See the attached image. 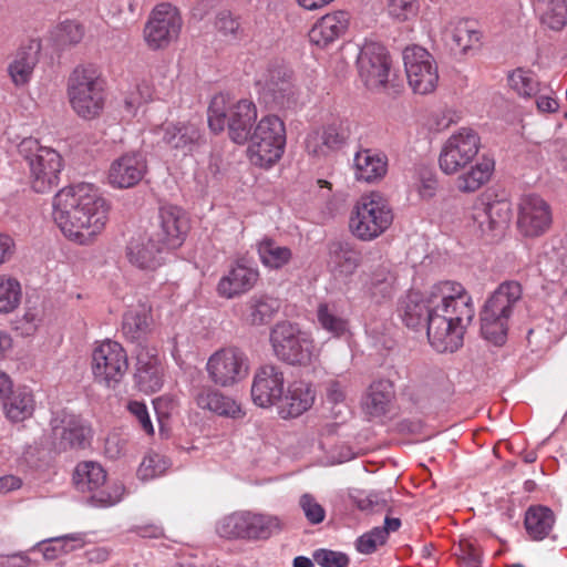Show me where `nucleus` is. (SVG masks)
<instances>
[{
  "instance_id": "1",
  "label": "nucleus",
  "mask_w": 567,
  "mask_h": 567,
  "mask_svg": "<svg viewBox=\"0 0 567 567\" xmlns=\"http://www.w3.org/2000/svg\"><path fill=\"white\" fill-rule=\"evenodd\" d=\"M475 316L472 296L452 280L435 284L426 298L416 291L401 303V317L413 329L427 323V339L437 352H454L463 346L464 333Z\"/></svg>"
},
{
  "instance_id": "2",
  "label": "nucleus",
  "mask_w": 567,
  "mask_h": 567,
  "mask_svg": "<svg viewBox=\"0 0 567 567\" xmlns=\"http://www.w3.org/2000/svg\"><path fill=\"white\" fill-rule=\"evenodd\" d=\"M110 214L99 189L81 183L60 189L53 198L52 218L64 238L79 246H91L105 230Z\"/></svg>"
},
{
  "instance_id": "3",
  "label": "nucleus",
  "mask_w": 567,
  "mask_h": 567,
  "mask_svg": "<svg viewBox=\"0 0 567 567\" xmlns=\"http://www.w3.org/2000/svg\"><path fill=\"white\" fill-rule=\"evenodd\" d=\"M481 136L471 127H461L443 143L439 166L446 175L458 174L455 185L461 193H474L487 184L495 162L487 155L478 156Z\"/></svg>"
},
{
  "instance_id": "4",
  "label": "nucleus",
  "mask_w": 567,
  "mask_h": 567,
  "mask_svg": "<svg viewBox=\"0 0 567 567\" xmlns=\"http://www.w3.org/2000/svg\"><path fill=\"white\" fill-rule=\"evenodd\" d=\"M66 96L79 117H99L106 103V84L101 71L92 64L76 66L68 79Z\"/></svg>"
},
{
  "instance_id": "5",
  "label": "nucleus",
  "mask_w": 567,
  "mask_h": 567,
  "mask_svg": "<svg viewBox=\"0 0 567 567\" xmlns=\"http://www.w3.org/2000/svg\"><path fill=\"white\" fill-rule=\"evenodd\" d=\"M269 343L275 358L289 365L308 367L320 358L311 333L290 321H279L270 329Z\"/></svg>"
},
{
  "instance_id": "6",
  "label": "nucleus",
  "mask_w": 567,
  "mask_h": 567,
  "mask_svg": "<svg viewBox=\"0 0 567 567\" xmlns=\"http://www.w3.org/2000/svg\"><path fill=\"white\" fill-rule=\"evenodd\" d=\"M257 120V107L249 99L230 101L220 93L216 94L208 107V125L214 133H220L227 121L230 140L239 145L248 142L252 124Z\"/></svg>"
},
{
  "instance_id": "7",
  "label": "nucleus",
  "mask_w": 567,
  "mask_h": 567,
  "mask_svg": "<svg viewBox=\"0 0 567 567\" xmlns=\"http://www.w3.org/2000/svg\"><path fill=\"white\" fill-rule=\"evenodd\" d=\"M18 152L28 164L29 183L35 193H49L59 184L63 158L58 151L41 145L37 138L25 137L19 143Z\"/></svg>"
},
{
  "instance_id": "8",
  "label": "nucleus",
  "mask_w": 567,
  "mask_h": 567,
  "mask_svg": "<svg viewBox=\"0 0 567 567\" xmlns=\"http://www.w3.org/2000/svg\"><path fill=\"white\" fill-rule=\"evenodd\" d=\"M393 210L379 193L361 196L353 205L349 217L350 233L362 241H371L383 235L392 225Z\"/></svg>"
},
{
  "instance_id": "9",
  "label": "nucleus",
  "mask_w": 567,
  "mask_h": 567,
  "mask_svg": "<svg viewBox=\"0 0 567 567\" xmlns=\"http://www.w3.org/2000/svg\"><path fill=\"white\" fill-rule=\"evenodd\" d=\"M247 157L260 168L268 169L277 164L286 146V126L277 115L262 116L250 132Z\"/></svg>"
},
{
  "instance_id": "10",
  "label": "nucleus",
  "mask_w": 567,
  "mask_h": 567,
  "mask_svg": "<svg viewBox=\"0 0 567 567\" xmlns=\"http://www.w3.org/2000/svg\"><path fill=\"white\" fill-rule=\"evenodd\" d=\"M284 520L277 515L240 511L223 517L216 525L220 537L228 539L266 540L284 529Z\"/></svg>"
},
{
  "instance_id": "11",
  "label": "nucleus",
  "mask_w": 567,
  "mask_h": 567,
  "mask_svg": "<svg viewBox=\"0 0 567 567\" xmlns=\"http://www.w3.org/2000/svg\"><path fill=\"white\" fill-rule=\"evenodd\" d=\"M128 358L121 343L104 340L97 343L91 354V372L94 381L114 389L128 371Z\"/></svg>"
},
{
  "instance_id": "12",
  "label": "nucleus",
  "mask_w": 567,
  "mask_h": 567,
  "mask_svg": "<svg viewBox=\"0 0 567 567\" xmlns=\"http://www.w3.org/2000/svg\"><path fill=\"white\" fill-rule=\"evenodd\" d=\"M73 482L80 492L90 493L91 499L100 506L115 505L125 492L121 483H106V472L99 463L92 461L76 465Z\"/></svg>"
},
{
  "instance_id": "13",
  "label": "nucleus",
  "mask_w": 567,
  "mask_h": 567,
  "mask_svg": "<svg viewBox=\"0 0 567 567\" xmlns=\"http://www.w3.org/2000/svg\"><path fill=\"white\" fill-rule=\"evenodd\" d=\"M182 27L183 19L178 9L167 2L159 3L152 10L144 25L143 39L150 50H164L177 41Z\"/></svg>"
},
{
  "instance_id": "14",
  "label": "nucleus",
  "mask_w": 567,
  "mask_h": 567,
  "mask_svg": "<svg viewBox=\"0 0 567 567\" xmlns=\"http://www.w3.org/2000/svg\"><path fill=\"white\" fill-rule=\"evenodd\" d=\"M249 368L245 351L237 347H224L208 358L205 369L215 385L230 388L248 377Z\"/></svg>"
},
{
  "instance_id": "15",
  "label": "nucleus",
  "mask_w": 567,
  "mask_h": 567,
  "mask_svg": "<svg viewBox=\"0 0 567 567\" xmlns=\"http://www.w3.org/2000/svg\"><path fill=\"white\" fill-rule=\"evenodd\" d=\"M403 61L409 86L416 94L433 93L439 83V70L433 55L420 45L406 47Z\"/></svg>"
},
{
  "instance_id": "16",
  "label": "nucleus",
  "mask_w": 567,
  "mask_h": 567,
  "mask_svg": "<svg viewBox=\"0 0 567 567\" xmlns=\"http://www.w3.org/2000/svg\"><path fill=\"white\" fill-rule=\"evenodd\" d=\"M550 204L536 194L523 195L517 203L516 229L523 238L535 239L551 228Z\"/></svg>"
},
{
  "instance_id": "17",
  "label": "nucleus",
  "mask_w": 567,
  "mask_h": 567,
  "mask_svg": "<svg viewBox=\"0 0 567 567\" xmlns=\"http://www.w3.org/2000/svg\"><path fill=\"white\" fill-rule=\"evenodd\" d=\"M359 78L370 91L386 87L392 66L391 56L384 45L378 42H365L357 60Z\"/></svg>"
},
{
  "instance_id": "18",
  "label": "nucleus",
  "mask_w": 567,
  "mask_h": 567,
  "mask_svg": "<svg viewBox=\"0 0 567 567\" xmlns=\"http://www.w3.org/2000/svg\"><path fill=\"white\" fill-rule=\"evenodd\" d=\"M147 169L146 156L142 152L130 151L112 161L107 169V182L113 188H131L140 184Z\"/></svg>"
},
{
  "instance_id": "19",
  "label": "nucleus",
  "mask_w": 567,
  "mask_h": 567,
  "mask_svg": "<svg viewBox=\"0 0 567 567\" xmlns=\"http://www.w3.org/2000/svg\"><path fill=\"white\" fill-rule=\"evenodd\" d=\"M443 41L455 54L474 55L483 45V32L468 19L450 21L442 33Z\"/></svg>"
},
{
  "instance_id": "20",
  "label": "nucleus",
  "mask_w": 567,
  "mask_h": 567,
  "mask_svg": "<svg viewBox=\"0 0 567 567\" xmlns=\"http://www.w3.org/2000/svg\"><path fill=\"white\" fill-rule=\"evenodd\" d=\"M285 374L276 364L259 367L251 384V398L256 405L270 408L276 405L284 393Z\"/></svg>"
},
{
  "instance_id": "21",
  "label": "nucleus",
  "mask_w": 567,
  "mask_h": 567,
  "mask_svg": "<svg viewBox=\"0 0 567 567\" xmlns=\"http://www.w3.org/2000/svg\"><path fill=\"white\" fill-rule=\"evenodd\" d=\"M52 431L63 449H84L90 444L93 431L80 415L62 412L52 421Z\"/></svg>"
},
{
  "instance_id": "22",
  "label": "nucleus",
  "mask_w": 567,
  "mask_h": 567,
  "mask_svg": "<svg viewBox=\"0 0 567 567\" xmlns=\"http://www.w3.org/2000/svg\"><path fill=\"white\" fill-rule=\"evenodd\" d=\"M316 391L312 384L296 380L289 383L286 393L277 402V411L282 419L298 417L307 412L315 403Z\"/></svg>"
},
{
  "instance_id": "23",
  "label": "nucleus",
  "mask_w": 567,
  "mask_h": 567,
  "mask_svg": "<svg viewBox=\"0 0 567 567\" xmlns=\"http://www.w3.org/2000/svg\"><path fill=\"white\" fill-rule=\"evenodd\" d=\"M258 278L259 272L256 268L237 261L219 279L216 291L221 298L234 299L251 290Z\"/></svg>"
},
{
  "instance_id": "24",
  "label": "nucleus",
  "mask_w": 567,
  "mask_h": 567,
  "mask_svg": "<svg viewBox=\"0 0 567 567\" xmlns=\"http://www.w3.org/2000/svg\"><path fill=\"white\" fill-rule=\"evenodd\" d=\"M165 368L162 359L147 349H142L136 358L135 383L140 391L151 394L164 384Z\"/></svg>"
},
{
  "instance_id": "25",
  "label": "nucleus",
  "mask_w": 567,
  "mask_h": 567,
  "mask_svg": "<svg viewBox=\"0 0 567 567\" xmlns=\"http://www.w3.org/2000/svg\"><path fill=\"white\" fill-rule=\"evenodd\" d=\"M162 252V245L146 235L133 237L126 247L130 264L145 271H154L163 265Z\"/></svg>"
},
{
  "instance_id": "26",
  "label": "nucleus",
  "mask_w": 567,
  "mask_h": 567,
  "mask_svg": "<svg viewBox=\"0 0 567 567\" xmlns=\"http://www.w3.org/2000/svg\"><path fill=\"white\" fill-rule=\"evenodd\" d=\"M163 132L162 141L172 148L193 153L205 143L200 128L192 122L166 123L156 128Z\"/></svg>"
},
{
  "instance_id": "27",
  "label": "nucleus",
  "mask_w": 567,
  "mask_h": 567,
  "mask_svg": "<svg viewBox=\"0 0 567 567\" xmlns=\"http://www.w3.org/2000/svg\"><path fill=\"white\" fill-rule=\"evenodd\" d=\"M159 220L163 245L179 247L189 230L186 213L177 206H164L159 209Z\"/></svg>"
},
{
  "instance_id": "28",
  "label": "nucleus",
  "mask_w": 567,
  "mask_h": 567,
  "mask_svg": "<svg viewBox=\"0 0 567 567\" xmlns=\"http://www.w3.org/2000/svg\"><path fill=\"white\" fill-rule=\"evenodd\" d=\"M349 27V14L336 11L321 17L309 32L310 42L319 48H327L340 39Z\"/></svg>"
},
{
  "instance_id": "29",
  "label": "nucleus",
  "mask_w": 567,
  "mask_h": 567,
  "mask_svg": "<svg viewBox=\"0 0 567 567\" xmlns=\"http://www.w3.org/2000/svg\"><path fill=\"white\" fill-rule=\"evenodd\" d=\"M522 295L523 289L518 281H504L486 300L482 312L508 320Z\"/></svg>"
},
{
  "instance_id": "30",
  "label": "nucleus",
  "mask_w": 567,
  "mask_h": 567,
  "mask_svg": "<svg viewBox=\"0 0 567 567\" xmlns=\"http://www.w3.org/2000/svg\"><path fill=\"white\" fill-rule=\"evenodd\" d=\"M265 89L281 107H290L296 102L292 71L285 65H275L268 70Z\"/></svg>"
},
{
  "instance_id": "31",
  "label": "nucleus",
  "mask_w": 567,
  "mask_h": 567,
  "mask_svg": "<svg viewBox=\"0 0 567 567\" xmlns=\"http://www.w3.org/2000/svg\"><path fill=\"white\" fill-rule=\"evenodd\" d=\"M353 168L355 179L375 183L386 175L388 157L381 152L364 148L355 153Z\"/></svg>"
},
{
  "instance_id": "32",
  "label": "nucleus",
  "mask_w": 567,
  "mask_h": 567,
  "mask_svg": "<svg viewBox=\"0 0 567 567\" xmlns=\"http://www.w3.org/2000/svg\"><path fill=\"white\" fill-rule=\"evenodd\" d=\"M394 395V386L390 380H377L368 388L362 409L372 417L382 416L390 411Z\"/></svg>"
},
{
  "instance_id": "33",
  "label": "nucleus",
  "mask_w": 567,
  "mask_h": 567,
  "mask_svg": "<svg viewBox=\"0 0 567 567\" xmlns=\"http://www.w3.org/2000/svg\"><path fill=\"white\" fill-rule=\"evenodd\" d=\"M281 301L272 296L254 295L246 302L245 321L250 326L269 323L279 312Z\"/></svg>"
},
{
  "instance_id": "34",
  "label": "nucleus",
  "mask_w": 567,
  "mask_h": 567,
  "mask_svg": "<svg viewBox=\"0 0 567 567\" xmlns=\"http://www.w3.org/2000/svg\"><path fill=\"white\" fill-rule=\"evenodd\" d=\"M153 323L152 307L146 302H138L124 313L122 330L128 339L138 340L151 332Z\"/></svg>"
},
{
  "instance_id": "35",
  "label": "nucleus",
  "mask_w": 567,
  "mask_h": 567,
  "mask_svg": "<svg viewBox=\"0 0 567 567\" xmlns=\"http://www.w3.org/2000/svg\"><path fill=\"white\" fill-rule=\"evenodd\" d=\"M1 402L6 417L11 422H22L29 419L35 408L34 395L27 386L16 388Z\"/></svg>"
},
{
  "instance_id": "36",
  "label": "nucleus",
  "mask_w": 567,
  "mask_h": 567,
  "mask_svg": "<svg viewBox=\"0 0 567 567\" xmlns=\"http://www.w3.org/2000/svg\"><path fill=\"white\" fill-rule=\"evenodd\" d=\"M556 523L554 512L544 505H532L527 508L524 526L528 537L533 540H543L550 536Z\"/></svg>"
},
{
  "instance_id": "37",
  "label": "nucleus",
  "mask_w": 567,
  "mask_h": 567,
  "mask_svg": "<svg viewBox=\"0 0 567 567\" xmlns=\"http://www.w3.org/2000/svg\"><path fill=\"white\" fill-rule=\"evenodd\" d=\"M83 546L84 539L81 534H70L41 540L32 548L31 553L33 555L41 554L45 560L51 561L81 549Z\"/></svg>"
},
{
  "instance_id": "38",
  "label": "nucleus",
  "mask_w": 567,
  "mask_h": 567,
  "mask_svg": "<svg viewBox=\"0 0 567 567\" xmlns=\"http://www.w3.org/2000/svg\"><path fill=\"white\" fill-rule=\"evenodd\" d=\"M172 91V80L164 79V81L158 82L157 86L153 82H148L143 80L136 85V94L135 97L133 94L125 100V110L132 116H135L137 110L142 103H148L155 100H165Z\"/></svg>"
},
{
  "instance_id": "39",
  "label": "nucleus",
  "mask_w": 567,
  "mask_h": 567,
  "mask_svg": "<svg viewBox=\"0 0 567 567\" xmlns=\"http://www.w3.org/2000/svg\"><path fill=\"white\" fill-rule=\"evenodd\" d=\"M257 252L260 262L270 270L282 269L292 259L291 249L270 237H264L258 241Z\"/></svg>"
},
{
  "instance_id": "40",
  "label": "nucleus",
  "mask_w": 567,
  "mask_h": 567,
  "mask_svg": "<svg viewBox=\"0 0 567 567\" xmlns=\"http://www.w3.org/2000/svg\"><path fill=\"white\" fill-rule=\"evenodd\" d=\"M37 52L33 48H22L16 52L8 65V73L14 85L27 84L37 64Z\"/></svg>"
},
{
  "instance_id": "41",
  "label": "nucleus",
  "mask_w": 567,
  "mask_h": 567,
  "mask_svg": "<svg viewBox=\"0 0 567 567\" xmlns=\"http://www.w3.org/2000/svg\"><path fill=\"white\" fill-rule=\"evenodd\" d=\"M319 326L334 338L344 336L349 330L348 320L340 313L334 302H320L317 307Z\"/></svg>"
},
{
  "instance_id": "42",
  "label": "nucleus",
  "mask_w": 567,
  "mask_h": 567,
  "mask_svg": "<svg viewBox=\"0 0 567 567\" xmlns=\"http://www.w3.org/2000/svg\"><path fill=\"white\" fill-rule=\"evenodd\" d=\"M331 264L336 275L350 276L361 264V252L349 244H338L331 250Z\"/></svg>"
},
{
  "instance_id": "43",
  "label": "nucleus",
  "mask_w": 567,
  "mask_h": 567,
  "mask_svg": "<svg viewBox=\"0 0 567 567\" xmlns=\"http://www.w3.org/2000/svg\"><path fill=\"white\" fill-rule=\"evenodd\" d=\"M394 285V275L386 267H380L371 274L369 281L365 284V289L372 299L381 302L392 297Z\"/></svg>"
},
{
  "instance_id": "44",
  "label": "nucleus",
  "mask_w": 567,
  "mask_h": 567,
  "mask_svg": "<svg viewBox=\"0 0 567 567\" xmlns=\"http://www.w3.org/2000/svg\"><path fill=\"white\" fill-rule=\"evenodd\" d=\"M22 287L11 275H0V313H11L21 303Z\"/></svg>"
},
{
  "instance_id": "45",
  "label": "nucleus",
  "mask_w": 567,
  "mask_h": 567,
  "mask_svg": "<svg viewBox=\"0 0 567 567\" xmlns=\"http://www.w3.org/2000/svg\"><path fill=\"white\" fill-rule=\"evenodd\" d=\"M508 84L519 96L532 97L539 91V83L533 71L523 68L515 69L508 75Z\"/></svg>"
},
{
  "instance_id": "46",
  "label": "nucleus",
  "mask_w": 567,
  "mask_h": 567,
  "mask_svg": "<svg viewBox=\"0 0 567 567\" xmlns=\"http://www.w3.org/2000/svg\"><path fill=\"white\" fill-rule=\"evenodd\" d=\"M508 329V320L481 312L482 336L496 346L505 342Z\"/></svg>"
},
{
  "instance_id": "47",
  "label": "nucleus",
  "mask_w": 567,
  "mask_h": 567,
  "mask_svg": "<svg viewBox=\"0 0 567 567\" xmlns=\"http://www.w3.org/2000/svg\"><path fill=\"white\" fill-rule=\"evenodd\" d=\"M542 12V22L549 29L560 31L567 25V0H547Z\"/></svg>"
},
{
  "instance_id": "48",
  "label": "nucleus",
  "mask_w": 567,
  "mask_h": 567,
  "mask_svg": "<svg viewBox=\"0 0 567 567\" xmlns=\"http://www.w3.org/2000/svg\"><path fill=\"white\" fill-rule=\"evenodd\" d=\"M419 0H388V16L396 22H408L419 14Z\"/></svg>"
},
{
  "instance_id": "49",
  "label": "nucleus",
  "mask_w": 567,
  "mask_h": 567,
  "mask_svg": "<svg viewBox=\"0 0 567 567\" xmlns=\"http://www.w3.org/2000/svg\"><path fill=\"white\" fill-rule=\"evenodd\" d=\"M168 466L169 463L163 455L151 453L144 456L137 470V476L143 481L153 480L163 475Z\"/></svg>"
},
{
  "instance_id": "50",
  "label": "nucleus",
  "mask_w": 567,
  "mask_h": 567,
  "mask_svg": "<svg viewBox=\"0 0 567 567\" xmlns=\"http://www.w3.org/2000/svg\"><path fill=\"white\" fill-rule=\"evenodd\" d=\"M326 145L332 150L341 147L350 136L349 125L346 121L336 120L320 131Z\"/></svg>"
},
{
  "instance_id": "51",
  "label": "nucleus",
  "mask_w": 567,
  "mask_h": 567,
  "mask_svg": "<svg viewBox=\"0 0 567 567\" xmlns=\"http://www.w3.org/2000/svg\"><path fill=\"white\" fill-rule=\"evenodd\" d=\"M349 381L346 377H337L324 382V402L331 408L344 405Z\"/></svg>"
},
{
  "instance_id": "52",
  "label": "nucleus",
  "mask_w": 567,
  "mask_h": 567,
  "mask_svg": "<svg viewBox=\"0 0 567 567\" xmlns=\"http://www.w3.org/2000/svg\"><path fill=\"white\" fill-rule=\"evenodd\" d=\"M386 542V530L374 527L372 530L360 536L355 543L361 554H372L379 546Z\"/></svg>"
},
{
  "instance_id": "53",
  "label": "nucleus",
  "mask_w": 567,
  "mask_h": 567,
  "mask_svg": "<svg viewBox=\"0 0 567 567\" xmlns=\"http://www.w3.org/2000/svg\"><path fill=\"white\" fill-rule=\"evenodd\" d=\"M220 393V391L212 388L210 385H202L195 389L193 398L199 409L214 413L217 408Z\"/></svg>"
},
{
  "instance_id": "54",
  "label": "nucleus",
  "mask_w": 567,
  "mask_h": 567,
  "mask_svg": "<svg viewBox=\"0 0 567 567\" xmlns=\"http://www.w3.org/2000/svg\"><path fill=\"white\" fill-rule=\"evenodd\" d=\"M84 37V28L75 21H64L58 27L56 39L62 44H76Z\"/></svg>"
},
{
  "instance_id": "55",
  "label": "nucleus",
  "mask_w": 567,
  "mask_h": 567,
  "mask_svg": "<svg viewBox=\"0 0 567 567\" xmlns=\"http://www.w3.org/2000/svg\"><path fill=\"white\" fill-rule=\"evenodd\" d=\"M312 558L320 567H347L350 563L346 554L324 548L317 549Z\"/></svg>"
},
{
  "instance_id": "56",
  "label": "nucleus",
  "mask_w": 567,
  "mask_h": 567,
  "mask_svg": "<svg viewBox=\"0 0 567 567\" xmlns=\"http://www.w3.org/2000/svg\"><path fill=\"white\" fill-rule=\"evenodd\" d=\"M486 210L491 216L492 226L495 230L502 229L506 226L511 217V207L507 202L495 200L485 204Z\"/></svg>"
},
{
  "instance_id": "57",
  "label": "nucleus",
  "mask_w": 567,
  "mask_h": 567,
  "mask_svg": "<svg viewBox=\"0 0 567 567\" xmlns=\"http://www.w3.org/2000/svg\"><path fill=\"white\" fill-rule=\"evenodd\" d=\"M355 504L361 511L380 512L386 507V498L383 493H360L355 496Z\"/></svg>"
},
{
  "instance_id": "58",
  "label": "nucleus",
  "mask_w": 567,
  "mask_h": 567,
  "mask_svg": "<svg viewBox=\"0 0 567 567\" xmlns=\"http://www.w3.org/2000/svg\"><path fill=\"white\" fill-rule=\"evenodd\" d=\"M300 507L305 516L311 524H319L324 519L326 512L323 507L309 494L300 497Z\"/></svg>"
},
{
  "instance_id": "59",
  "label": "nucleus",
  "mask_w": 567,
  "mask_h": 567,
  "mask_svg": "<svg viewBox=\"0 0 567 567\" xmlns=\"http://www.w3.org/2000/svg\"><path fill=\"white\" fill-rule=\"evenodd\" d=\"M219 416H226L231 419H240L245 416V412L241 405L233 398L220 393V398L217 403V408L214 411Z\"/></svg>"
},
{
  "instance_id": "60",
  "label": "nucleus",
  "mask_w": 567,
  "mask_h": 567,
  "mask_svg": "<svg viewBox=\"0 0 567 567\" xmlns=\"http://www.w3.org/2000/svg\"><path fill=\"white\" fill-rule=\"evenodd\" d=\"M128 412L136 419L141 429L147 434H154V426L151 421L147 406L140 401H130L127 404Z\"/></svg>"
},
{
  "instance_id": "61",
  "label": "nucleus",
  "mask_w": 567,
  "mask_h": 567,
  "mask_svg": "<svg viewBox=\"0 0 567 567\" xmlns=\"http://www.w3.org/2000/svg\"><path fill=\"white\" fill-rule=\"evenodd\" d=\"M215 28L225 37H236L239 31L240 23L230 12L221 11L216 16Z\"/></svg>"
},
{
  "instance_id": "62",
  "label": "nucleus",
  "mask_w": 567,
  "mask_h": 567,
  "mask_svg": "<svg viewBox=\"0 0 567 567\" xmlns=\"http://www.w3.org/2000/svg\"><path fill=\"white\" fill-rule=\"evenodd\" d=\"M472 220L474 225L477 228V231L482 236L489 235L494 231V227L492 226L491 216L488 215V212L486 210L485 203H481L478 205H475L472 210Z\"/></svg>"
},
{
  "instance_id": "63",
  "label": "nucleus",
  "mask_w": 567,
  "mask_h": 567,
  "mask_svg": "<svg viewBox=\"0 0 567 567\" xmlns=\"http://www.w3.org/2000/svg\"><path fill=\"white\" fill-rule=\"evenodd\" d=\"M306 150L313 156H324L331 151V148L326 145V140H323L320 131H313L308 134L306 138Z\"/></svg>"
},
{
  "instance_id": "64",
  "label": "nucleus",
  "mask_w": 567,
  "mask_h": 567,
  "mask_svg": "<svg viewBox=\"0 0 567 567\" xmlns=\"http://www.w3.org/2000/svg\"><path fill=\"white\" fill-rule=\"evenodd\" d=\"M17 252V244L14 238L8 234L0 231V267L10 262Z\"/></svg>"
}]
</instances>
